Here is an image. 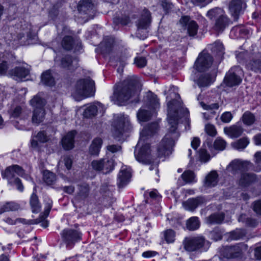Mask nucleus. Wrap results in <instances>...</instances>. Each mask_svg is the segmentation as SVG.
Returning a JSON list of instances; mask_svg holds the SVG:
<instances>
[{
    "label": "nucleus",
    "instance_id": "nucleus-21",
    "mask_svg": "<svg viewBox=\"0 0 261 261\" xmlns=\"http://www.w3.org/2000/svg\"><path fill=\"white\" fill-rule=\"evenodd\" d=\"M224 132L231 138H237L243 134L244 128L241 125L234 124L224 127Z\"/></svg>",
    "mask_w": 261,
    "mask_h": 261
},
{
    "label": "nucleus",
    "instance_id": "nucleus-20",
    "mask_svg": "<svg viewBox=\"0 0 261 261\" xmlns=\"http://www.w3.org/2000/svg\"><path fill=\"white\" fill-rule=\"evenodd\" d=\"M159 129V125L156 122H153L148 124L140 134V140L139 144L140 143L141 140H144L146 137L152 136L155 134Z\"/></svg>",
    "mask_w": 261,
    "mask_h": 261
},
{
    "label": "nucleus",
    "instance_id": "nucleus-52",
    "mask_svg": "<svg viewBox=\"0 0 261 261\" xmlns=\"http://www.w3.org/2000/svg\"><path fill=\"white\" fill-rule=\"evenodd\" d=\"M103 169L105 170V173L109 172L112 170L114 166V162L113 159H104Z\"/></svg>",
    "mask_w": 261,
    "mask_h": 261
},
{
    "label": "nucleus",
    "instance_id": "nucleus-37",
    "mask_svg": "<svg viewBox=\"0 0 261 261\" xmlns=\"http://www.w3.org/2000/svg\"><path fill=\"white\" fill-rule=\"evenodd\" d=\"M43 181L47 185H53L56 180V176L55 173L48 170H45L43 174Z\"/></svg>",
    "mask_w": 261,
    "mask_h": 261
},
{
    "label": "nucleus",
    "instance_id": "nucleus-28",
    "mask_svg": "<svg viewBox=\"0 0 261 261\" xmlns=\"http://www.w3.org/2000/svg\"><path fill=\"white\" fill-rule=\"evenodd\" d=\"M203 199L202 197H198L196 198L188 199L183 202L184 207L189 211H193L200 204L203 203Z\"/></svg>",
    "mask_w": 261,
    "mask_h": 261
},
{
    "label": "nucleus",
    "instance_id": "nucleus-13",
    "mask_svg": "<svg viewBox=\"0 0 261 261\" xmlns=\"http://www.w3.org/2000/svg\"><path fill=\"white\" fill-rule=\"evenodd\" d=\"M51 209V206L48 205L47 207L44 210L43 214L41 215L39 218L33 220H27L24 219L19 218L16 220L20 222L26 224H35L41 223V226L44 228L48 226V222L45 220L46 217L48 216Z\"/></svg>",
    "mask_w": 261,
    "mask_h": 261
},
{
    "label": "nucleus",
    "instance_id": "nucleus-58",
    "mask_svg": "<svg viewBox=\"0 0 261 261\" xmlns=\"http://www.w3.org/2000/svg\"><path fill=\"white\" fill-rule=\"evenodd\" d=\"M233 116L231 112H226L222 114L221 116V120L224 123H228L232 119Z\"/></svg>",
    "mask_w": 261,
    "mask_h": 261
},
{
    "label": "nucleus",
    "instance_id": "nucleus-38",
    "mask_svg": "<svg viewBox=\"0 0 261 261\" xmlns=\"http://www.w3.org/2000/svg\"><path fill=\"white\" fill-rule=\"evenodd\" d=\"M241 119L243 123L248 126L251 125L255 121L254 115L249 111L245 112L243 114Z\"/></svg>",
    "mask_w": 261,
    "mask_h": 261
},
{
    "label": "nucleus",
    "instance_id": "nucleus-30",
    "mask_svg": "<svg viewBox=\"0 0 261 261\" xmlns=\"http://www.w3.org/2000/svg\"><path fill=\"white\" fill-rule=\"evenodd\" d=\"M225 215L223 213H216L211 215L206 218L209 224H220L224 219Z\"/></svg>",
    "mask_w": 261,
    "mask_h": 261
},
{
    "label": "nucleus",
    "instance_id": "nucleus-63",
    "mask_svg": "<svg viewBox=\"0 0 261 261\" xmlns=\"http://www.w3.org/2000/svg\"><path fill=\"white\" fill-rule=\"evenodd\" d=\"M22 112V108L20 106H17L10 112L11 116L16 118L18 117Z\"/></svg>",
    "mask_w": 261,
    "mask_h": 261
},
{
    "label": "nucleus",
    "instance_id": "nucleus-49",
    "mask_svg": "<svg viewBox=\"0 0 261 261\" xmlns=\"http://www.w3.org/2000/svg\"><path fill=\"white\" fill-rule=\"evenodd\" d=\"M226 146V141L221 138H217L213 144L214 148L218 150H224Z\"/></svg>",
    "mask_w": 261,
    "mask_h": 261
},
{
    "label": "nucleus",
    "instance_id": "nucleus-35",
    "mask_svg": "<svg viewBox=\"0 0 261 261\" xmlns=\"http://www.w3.org/2000/svg\"><path fill=\"white\" fill-rule=\"evenodd\" d=\"M30 103L34 109H44L46 101L44 98L37 95L31 99Z\"/></svg>",
    "mask_w": 261,
    "mask_h": 261
},
{
    "label": "nucleus",
    "instance_id": "nucleus-3",
    "mask_svg": "<svg viewBox=\"0 0 261 261\" xmlns=\"http://www.w3.org/2000/svg\"><path fill=\"white\" fill-rule=\"evenodd\" d=\"M94 93V82L90 78L80 79L76 83L71 93L76 101L92 96Z\"/></svg>",
    "mask_w": 261,
    "mask_h": 261
},
{
    "label": "nucleus",
    "instance_id": "nucleus-40",
    "mask_svg": "<svg viewBox=\"0 0 261 261\" xmlns=\"http://www.w3.org/2000/svg\"><path fill=\"white\" fill-rule=\"evenodd\" d=\"M30 204L32 212L37 213L40 211L41 206L39 202L37 196L35 194H33L30 199Z\"/></svg>",
    "mask_w": 261,
    "mask_h": 261
},
{
    "label": "nucleus",
    "instance_id": "nucleus-29",
    "mask_svg": "<svg viewBox=\"0 0 261 261\" xmlns=\"http://www.w3.org/2000/svg\"><path fill=\"white\" fill-rule=\"evenodd\" d=\"M146 104L148 108L155 109L159 107V99L156 95L151 92H149L147 95Z\"/></svg>",
    "mask_w": 261,
    "mask_h": 261
},
{
    "label": "nucleus",
    "instance_id": "nucleus-2",
    "mask_svg": "<svg viewBox=\"0 0 261 261\" xmlns=\"http://www.w3.org/2000/svg\"><path fill=\"white\" fill-rule=\"evenodd\" d=\"M138 81L133 77H128L122 83L118 85L114 89L112 99L116 104L122 105L131 97L138 95L137 87Z\"/></svg>",
    "mask_w": 261,
    "mask_h": 261
},
{
    "label": "nucleus",
    "instance_id": "nucleus-1",
    "mask_svg": "<svg viewBox=\"0 0 261 261\" xmlns=\"http://www.w3.org/2000/svg\"><path fill=\"white\" fill-rule=\"evenodd\" d=\"M168 119L170 127L158 147V154L159 157L166 156L171 154L175 140L179 136V133L176 132L177 121L179 118V113L187 111L182 107L181 103L177 100H172L168 103Z\"/></svg>",
    "mask_w": 261,
    "mask_h": 261
},
{
    "label": "nucleus",
    "instance_id": "nucleus-8",
    "mask_svg": "<svg viewBox=\"0 0 261 261\" xmlns=\"http://www.w3.org/2000/svg\"><path fill=\"white\" fill-rule=\"evenodd\" d=\"M213 62V57L209 54L202 51L196 60L194 68L199 72H203L211 67Z\"/></svg>",
    "mask_w": 261,
    "mask_h": 261
},
{
    "label": "nucleus",
    "instance_id": "nucleus-42",
    "mask_svg": "<svg viewBox=\"0 0 261 261\" xmlns=\"http://www.w3.org/2000/svg\"><path fill=\"white\" fill-rule=\"evenodd\" d=\"M249 140L247 138H241L231 144L233 148L238 149H244L248 144Z\"/></svg>",
    "mask_w": 261,
    "mask_h": 261
},
{
    "label": "nucleus",
    "instance_id": "nucleus-19",
    "mask_svg": "<svg viewBox=\"0 0 261 261\" xmlns=\"http://www.w3.org/2000/svg\"><path fill=\"white\" fill-rule=\"evenodd\" d=\"M257 180L256 176L252 173H243L241 174L238 180L239 186L245 188L255 182Z\"/></svg>",
    "mask_w": 261,
    "mask_h": 261
},
{
    "label": "nucleus",
    "instance_id": "nucleus-34",
    "mask_svg": "<svg viewBox=\"0 0 261 261\" xmlns=\"http://www.w3.org/2000/svg\"><path fill=\"white\" fill-rule=\"evenodd\" d=\"M41 82L44 85L48 86L51 87L55 85V79L51 74L50 70H47L42 74Z\"/></svg>",
    "mask_w": 261,
    "mask_h": 261
},
{
    "label": "nucleus",
    "instance_id": "nucleus-11",
    "mask_svg": "<svg viewBox=\"0 0 261 261\" xmlns=\"http://www.w3.org/2000/svg\"><path fill=\"white\" fill-rule=\"evenodd\" d=\"M136 159L140 162L145 164H150L152 162L150 154V149L149 144L143 145L137 153H135Z\"/></svg>",
    "mask_w": 261,
    "mask_h": 261
},
{
    "label": "nucleus",
    "instance_id": "nucleus-55",
    "mask_svg": "<svg viewBox=\"0 0 261 261\" xmlns=\"http://www.w3.org/2000/svg\"><path fill=\"white\" fill-rule=\"evenodd\" d=\"M134 63L139 68H143L146 65L147 60L145 57H137L135 59Z\"/></svg>",
    "mask_w": 261,
    "mask_h": 261
},
{
    "label": "nucleus",
    "instance_id": "nucleus-6",
    "mask_svg": "<svg viewBox=\"0 0 261 261\" xmlns=\"http://www.w3.org/2000/svg\"><path fill=\"white\" fill-rule=\"evenodd\" d=\"M242 72V69L239 66L231 68L226 73L223 81L224 83L230 87L239 85L242 81V79L239 74Z\"/></svg>",
    "mask_w": 261,
    "mask_h": 261
},
{
    "label": "nucleus",
    "instance_id": "nucleus-33",
    "mask_svg": "<svg viewBox=\"0 0 261 261\" xmlns=\"http://www.w3.org/2000/svg\"><path fill=\"white\" fill-rule=\"evenodd\" d=\"M45 116V110L44 109H34L32 118V121L34 123L39 124L43 121Z\"/></svg>",
    "mask_w": 261,
    "mask_h": 261
},
{
    "label": "nucleus",
    "instance_id": "nucleus-17",
    "mask_svg": "<svg viewBox=\"0 0 261 261\" xmlns=\"http://www.w3.org/2000/svg\"><path fill=\"white\" fill-rule=\"evenodd\" d=\"M179 22L182 27H187L189 36H194L196 35L198 26L195 21H190V17L188 16H184L180 18Z\"/></svg>",
    "mask_w": 261,
    "mask_h": 261
},
{
    "label": "nucleus",
    "instance_id": "nucleus-23",
    "mask_svg": "<svg viewBox=\"0 0 261 261\" xmlns=\"http://www.w3.org/2000/svg\"><path fill=\"white\" fill-rule=\"evenodd\" d=\"M230 22V19L226 15H221L216 19L214 29L218 33L222 32L229 25Z\"/></svg>",
    "mask_w": 261,
    "mask_h": 261
},
{
    "label": "nucleus",
    "instance_id": "nucleus-16",
    "mask_svg": "<svg viewBox=\"0 0 261 261\" xmlns=\"http://www.w3.org/2000/svg\"><path fill=\"white\" fill-rule=\"evenodd\" d=\"M94 5L91 0H82L79 2L77 6V10L80 13L83 14H89V17H92L93 13Z\"/></svg>",
    "mask_w": 261,
    "mask_h": 261
},
{
    "label": "nucleus",
    "instance_id": "nucleus-59",
    "mask_svg": "<svg viewBox=\"0 0 261 261\" xmlns=\"http://www.w3.org/2000/svg\"><path fill=\"white\" fill-rule=\"evenodd\" d=\"M201 106L205 110L212 111L214 109H218L219 108V104L218 103H214L211 105H207L203 102H201Z\"/></svg>",
    "mask_w": 261,
    "mask_h": 261
},
{
    "label": "nucleus",
    "instance_id": "nucleus-4",
    "mask_svg": "<svg viewBox=\"0 0 261 261\" xmlns=\"http://www.w3.org/2000/svg\"><path fill=\"white\" fill-rule=\"evenodd\" d=\"M15 173L22 176L24 174V171L20 166L15 165L7 167L2 175L7 178L10 184L16 185L17 189L22 191L23 187L20 179L15 177Z\"/></svg>",
    "mask_w": 261,
    "mask_h": 261
},
{
    "label": "nucleus",
    "instance_id": "nucleus-39",
    "mask_svg": "<svg viewBox=\"0 0 261 261\" xmlns=\"http://www.w3.org/2000/svg\"><path fill=\"white\" fill-rule=\"evenodd\" d=\"M246 234V232L245 229H236L229 233V239L231 240L241 239L244 237Z\"/></svg>",
    "mask_w": 261,
    "mask_h": 261
},
{
    "label": "nucleus",
    "instance_id": "nucleus-56",
    "mask_svg": "<svg viewBox=\"0 0 261 261\" xmlns=\"http://www.w3.org/2000/svg\"><path fill=\"white\" fill-rule=\"evenodd\" d=\"M175 233L171 229L167 230L165 232V238L168 243H172L174 240Z\"/></svg>",
    "mask_w": 261,
    "mask_h": 261
},
{
    "label": "nucleus",
    "instance_id": "nucleus-26",
    "mask_svg": "<svg viewBox=\"0 0 261 261\" xmlns=\"http://www.w3.org/2000/svg\"><path fill=\"white\" fill-rule=\"evenodd\" d=\"M90 192V187L88 184L83 183L78 185V192L76 198L79 200H84L88 198Z\"/></svg>",
    "mask_w": 261,
    "mask_h": 261
},
{
    "label": "nucleus",
    "instance_id": "nucleus-53",
    "mask_svg": "<svg viewBox=\"0 0 261 261\" xmlns=\"http://www.w3.org/2000/svg\"><path fill=\"white\" fill-rule=\"evenodd\" d=\"M253 211L258 216H261V200H257L251 204Z\"/></svg>",
    "mask_w": 261,
    "mask_h": 261
},
{
    "label": "nucleus",
    "instance_id": "nucleus-27",
    "mask_svg": "<svg viewBox=\"0 0 261 261\" xmlns=\"http://www.w3.org/2000/svg\"><path fill=\"white\" fill-rule=\"evenodd\" d=\"M218 182V174L216 171L210 172L205 177L204 185L205 187H212L217 185Z\"/></svg>",
    "mask_w": 261,
    "mask_h": 261
},
{
    "label": "nucleus",
    "instance_id": "nucleus-51",
    "mask_svg": "<svg viewBox=\"0 0 261 261\" xmlns=\"http://www.w3.org/2000/svg\"><path fill=\"white\" fill-rule=\"evenodd\" d=\"M104 159L94 160L91 162L92 168L97 171H102L103 169Z\"/></svg>",
    "mask_w": 261,
    "mask_h": 261
},
{
    "label": "nucleus",
    "instance_id": "nucleus-47",
    "mask_svg": "<svg viewBox=\"0 0 261 261\" xmlns=\"http://www.w3.org/2000/svg\"><path fill=\"white\" fill-rule=\"evenodd\" d=\"M114 22L116 24H121L123 26L128 25L131 23V20L129 16L122 15L121 16L116 17L114 19Z\"/></svg>",
    "mask_w": 261,
    "mask_h": 261
},
{
    "label": "nucleus",
    "instance_id": "nucleus-43",
    "mask_svg": "<svg viewBox=\"0 0 261 261\" xmlns=\"http://www.w3.org/2000/svg\"><path fill=\"white\" fill-rule=\"evenodd\" d=\"M97 107L95 105H90L87 107L83 112V116L85 118H90L94 117L97 113Z\"/></svg>",
    "mask_w": 261,
    "mask_h": 261
},
{
    "label": "nucleus",
    "instance_id": "nucleus-5",
    "mask_svg": "<svg viewBox=\"0 0 261 261\" xmlns=\"http://www.w3.org/2000/svg\"><path fill=\"white\" fill-rule=\"evenodd\" d=\"M113 134L115 137H118L124 132L131 129L132 126L127 117L121 115L117 117L113 122Z\"/></svg>",
    "mask_w": 261,
    "mask_h": 261
},
{
    "label": "nucleus",
    "instance_id": "nucleus-31",
    "mask_svg": "<svg viewBox=\"0 0 261 261\" xmlns=\"http://www.w3.org/2000/svg\"><path fill=\"white\" fill-rule=\"evenodd\" d=\"M247 66L255 72H261V54L256 55L255 58L252 59Z\"/></svg>",
    "mask_w": 261,
    "mask_h": 261
},
{
    "label": "nucleus",
    "instance_id": "nucleus-15",
    "mask_svg": "<svg viewBox=\"0 0 261 261\" xmlns=\"http://www.w3.org/2000/svg\"><path fill=\"white\" fill-rule=\"evenodd\" d=\"M62 45L63 47L67 50L74 49L75 51H79L82 48L81 42L77 39L74 40L71 36H69L64 37Z\"/></svg>",
    "mask_w": 261,
    "mask_h": 261
},
{
    "label": "nucleus",
    "instance_id": "nucleus-44",
    "mask_svg": "<svg viewBox=\"0 0 261 261\" xmlns=\"http://www.w3.org/2000/svg\"><path fill=\"white\" fill-rule=\"evenodd\" d=\"M224 47L222 43L220 42H216L212 48V51L216 54L219 59L221 60L223 58V56L224 54Z\"/></svg>",
    "mask_w": 261,
    "mask_h": 261
},
{
    "label": "nucleus",
    "instance_id": "nucleus-46",
    "mask_svg": "<svg viewBox=\"0 0 261 261\" xmlns=\"http://www.w3.org/2000/svg\"><path fill=\"white\" fill-rule=\"evenodd\" d=\"M114 43V39L112 37H107L105 38L103 41L101 43L105 47L103 50L106 52L110 53Z\"/></svg>",
    "mask_w": 261,
    "mask_h": 261
},
{
    "label": "nucleus",
    "instance_id": "nucleus-36",
    "mask_svg": "<svg viewBox=\"0 0 261 261\" xmlns=\"http://www.w3.org/2000/svg\"><path fill=\"white\" fill-rule=\"evenodd\" d=\"M195 82L200 87H206L212 83V78L210 74H201Z\"/></svg>",
    "mask_w": 261,
    "mask_h": 261
},
{
    "label": "nucleus",
    "instance_id": "nucleus-54",
    "mask_svg": "<svg viewBox=\"0 0 261 261\" xmlns=\"http://www.w3.org/2000/svg\"><path fill=\"white\" fill-rule=\"evenodd\" d=\"M4 206L6 212L16 211L19 208V205L13 202H7Z\"/></svg>",
    "mask_w": 261,
    "mask_h": 261
},
{
    "label": "nucleus",
    "instance_id": "nucleus-9",
    "mask_svg": "<svg viewBox=\"0 0 261 261\" xmlns=\"http://www.w3.org/2000/svg\"><path fill=\"white\" fill-rule=\"evenodd\" d=\"M243 244L233 246L223 247L220 251V254L227 258H234L240 257L242 254Z\"/></svg>",
    "mask_w": 261,
    "mask_h": 261
},
{
    "label": "nucleus",
    "instance_id": "nucleus-22",
    "mask_svg": "<svg viewBox=\"0 0 261 261\" xmlns=\"http://www.w3.org/2000/svg\"><path fill=\"white\" fill-rule=\"evenodd\" d=\"M75 130H72L68 133L62 139V144L65 150H68L74 147V137L76 134Z\"/></svg>",
    "mask_w": 261,
    "mask_h": 261
},
{
    "label": "nucleus",
    "instance_id": "nucleus-64",
    "mask_svg": "<svg viewBox=\"0 0 261 261\" xmlns=\"http://www.w3.org/2000/svg\"><path fill=\"white\" fill-rule=\"evenodd\" d=\"M254 157L255 158V163L258 165L255 171H259L261 170V167H260V164H261V151L257 152L254 154Z\"/></svg>",
    "mask_w": 261,
    "mask_h": 261
},
{
    "label": "nucleus",
    "instance_id": "nucleus-24",
    "mask_svg": "<svg viewBox=\"0 0 261 261\" xmlns=\"http://www.w3.org/2000/svg\"><path fill=\"white\" fill-rule=\"evenodd\" d=\"M132 174L130 170L127 169H122L118 175V186L119 188H123L129 181Z\"/></svg>",
    "mask_w": 261,
    "mask_h": 261
},
{
    "label": "nucleus",
    "instance_id": "nucleus-14",
    "mask_svg": "<svg viewBox=\"0 0 261 261\" xmlns=\"http://www.w3.org/2000/svg\"><path fill=\"white\" fill-rule=\"evenodd\" d=\"M246 7V4L242 0H231L229 4V10L234 20L238 19L239 15Z\"/></svg>",
    "mask_w": 261,
    "mask_h": 261
},
{
    "label": "nucleus",
    "instance_id": "nucleus-57",
    "mask_svg": "<svg viewBox=\"0 0 261 261\" xmlns=\"http://www.w3.org/2000/svg\"><path fill=\"white\" fill-rule=\"evenodd\" d=\"M205 130L207 134L212 137L215 136L217 134L215 126L211 124H207L205 125Z\"/></svg>",
    "mask_w": 261,
    "mask_h": 261
},
{
    "label": "nucleus",
    "instance_id": "nucleus-45",
    "mask_svg": "<svg viewBox=\"0 0 261 261\" xmlns=\"http://www.w3.org/2000/svg\"><path fill=\"white\" fill-rule=\"evenodd\" d=\"M151 116L150 111L141 109L137 113V117L139 120L141 121H148Z\"/></svg>",
    "mask_w": 261,
    "mask_h": 261
},
{
    "label": "nucleus",
    "instance_id": "nucleus-7",
    "mask_svg": "<svg viewBox=\"0 0 261 261\" xmlns=\"http://www.w3.org/2000/svg\"><path fill=\"white\" fill-rule=\"evenodd\" d=\"M206 241L203 237H187L185 239L183 244L184 248L188 251H196L202 248Z\"/></svg>",
    "mask_w": 261,
    "mask_h": 261
},
{
    "label": "nucleus",
    "instance_id": "nucleus-62",
    "mask_svg": "<svg viewBox=\"0 0 261 261\" xmlns=\"http://www.w3.org/2000/svg\"><path fill=\"white\" fill-rule=\"evenodd\" d=\"M36 137L39 141L42 143L46 142L48 140L46 134L44 131L39 132Z\"/></svg>",
    "mask_w": 261,
    "mask_h": 261
},
{
    "label": "nucleus",
    "instance_id": "nucleus-61",
    "mask_svg": "<svg viewBox=\"0 0 261 261\" xmlns=\"http://www.w3.org/2000/svg\"><path fill=\"white\" fill-rule=\"evenodd\" d=\"M210 159V155L207 153L205 149H201L200 150V159L201 161L206 162Z\"/></svg>",
    "mask_w": 261,
    "mask_h": 261
},
{
    "label": "nucleus",
    "instance_id": "nucleus-18",
    "mask_svg": "<svg viewBox=\"0 0 261 261\" xmlns=\"http://www.w3.org/2000/svg\"><path fill=\"white\" fill-rule=\"evenodd\" d=\"M151 21V17L150 12L147 9H144L137 24L138 29L137 34H140L139 32L141 29H146L150 25Z\"/></svg>",
    "mask_w": 261,
    "mask_h": 261
},
{
    "label": "nucleus",
    "instance_id": "nucleus-10",
    "mask_svg": "<svg viewBox=\"0 0 261 261\" xmlns=\"http://www.w3.org/2000/svg\"><path fill=\"white\" fill-rule=\"evenodd\" d=\"M62 237L67 247H72L76 242L82 239L81 233L72 229H64L62 232Z\"/></svg>",
    "mask_w": 261,
    "mask_h": 261
},
{
    "label": "nucleus",
    "instance_id": "nucleus-60",
    "mask_svg": "<svg viewBox=\"0 0 261 261\" xmlns=\"http://www.w3.org/2000/svg\"><path fill=\"white\" fill-rule=\"evenodd\" d=\"M211 233L213 239L215 241L221 240L222 238V232L218 229H215Z\"/></svg>",
    "mask_w": 261,
    "mask_h": 261
},
{
    "label": "nucleus",
    "instance_id": "nucleus-32",
    "mask_svg": "<svg viewBox=\"0 0 261 261\" xmlns=\"http://www.w3.org/2000/svg\"><path fill=\"white\" fill-rule=\"evenodd\" d=\"M102 143V140L100 138H95L89 147V153L92 155L98 154Z\"/></svg>",
    "mask_w": 261,
    "mask_h": 261
},
{
    "label": "nucleus",
    "instance_id": "nucleus-25",
    "mask_svg": "<svg viewBox=\"0 0 261 261\" xmlns=\"http://www.w3.org/2000/svg\"><path fill=\"white\" fill-rule=\"evenodd\" d=\"M30 73V70L23 67H16L9 71V74L14 78H25Z\"/></svg>",
    "mask_w": 261,
    "mask_h": 261
},
{
    "label": "nucleus",
    "instance_id": "nucleus-48",
    "mask_svg": "<svg viewBox=\"0 0 261 261\" xmlns=\"http://www.w3.org/2000/svg\"><path fill=\"white\" fill-rule=\"evenodd\" d=\"M73 62V58L70 55H66L61 60L60 66L62 68H68Z\"/></svg>",
    "mask_w": 261,
    "mask_h": 261
},
{
    "label": "nucleus",
    "instance_id": "nucleus-41",
    "mask_svg": "<svg viewBox=\"0 0 261 261\" xmlns=\"http://www.w3.org/2000/svg\"><path fill=\"white\" fill-rule=\"evenodd\" d=\"M186 226L189 230H195L198 229L200 226V222L196 217H193L187 220Z\"/></svg>",
    "mask_w": 261,
    "mask_h": 261
},
{
    "label": "nucleus",
    "instance_id": "nucleus-12",
    "mask_svg": "<svg viewBox=\"0 0 261 261\" xmlns=\"http://www.w3.org/2000/svg\"><path fill=\"white\" fill-rule=\"evenodd\" d=\"M251 163L248 161L234 160L231 161L227 167V170L232 174H236L239 171L247 170Z\"/></svg>",
    "mask_w": 261,
    "mask_h": 261
},
{
    "label": "nucleus",
    "instance_id": "nucleus-50",
    "mask_svg": "<svg viewBox=\"0 0 261 261\" xmlns=\"http://www.w3.org/2000/svg\"><path fill=\"white\" fill-rule=\"evenodd\" d=\"M181 178L187 183L191 182L194 180L195 175L193 171L187 170L182 174Z\"/></svg>",
    "mask_w": 261,
    "mask_h": 261
}]
</instances>
